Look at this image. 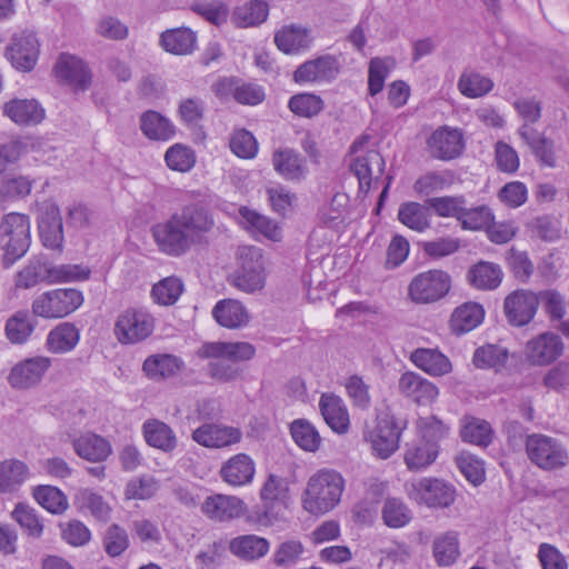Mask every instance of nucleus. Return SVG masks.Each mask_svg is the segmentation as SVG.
I'll use <instances>...</instances> for the list:
<instances>
[{
    "label": "nucleus",
    "instance_id": "f257e3e1",
    "mask_svg": "<svg viewBox=\"0 0 569 569\" xmlns=\"http://www.w3.org/2000/svg\"><path fill=\"white\" fill-rule=\"evenodd\" d=\"M213 224L207 208L191 203L174 212L167 221L153 226L152 236L162 252L179 257L192 244L201 242Z\"/></svg>",
    "mask_w": 569,
    "mask_h": 569
},
{
    "label": "nucleus",
    "instance_id": "f03ea898",
    "mask_svg": "<svg viewBox=\"0 0 569 569\" xmlns=\"http://www.w3.org/2000/svg\"><path fill=\"white\" fill-rule=\"evenodd\" d=\"M201 359H209L207 375L217 382L228 383L242 377L240 362L251 360L256 355L253 345L247 341L203 343L197 351Z\"/></svg>",
    "mask_w": 569,
    "mask_h": 569
},
{
    "label": "nucleus",
    "instance_id": "7ed1b4c3",
    "mask_svg": "<svg viewBox=\"0 0 569 569\" xmlns=\"http://www.w3.org/2000/svg\"><path fill=\"white\" fill-rule=\"evenodd\" d=\"M345 490L342 475L333 469H321L312 475L303 491L302 506L311 515H323L341 500Z\"/></svg>",
    "mask_w": 569,
    "mask_h": 569
},
{
    "label": "nucleus",
    "instance_id": "20e7f679",
    "mask_svg": "<svg viewBox=\"0 0 569 569\" xmlns=\"http://www.w3.org/2000/svg\"><path fill=\"white\" fill-rule=\"evenodd\" d=\"M90 270L78 264H61L52 267L43 257H34L16 276V287L30 289L40 282H67L86 280Z\"/></svg>",
    "mask_w": 569,
    "mask_h": 569
},
{
    "label": "nucleus",
    "instance_id": "39448f33",
    "mask_svg": "<svg viewBox=\"0 0 569 569\" xmlns=\"http://www.w3.org/2000/svg\"><path fill=\"white\" fill-rule=\"evenodd\" d=\"M31 242L30 220L27 214L10 212L0 221V249L3 250V264L12 266L28 251Z\"/></svg>",
    "mask_w": 569,
    "mask_h": 569
},
{
    "label": "nucleus",
    "instance_id": "423d86ee",
    "mask_svg": "<svg viewBox=\"0 0 569 569\" xmlns=\"http://www.w3.org/2000/svg\"><path fill=\"white\" fill-rule=\"evenodd\" d=\"M528 459L543 471H557L569 465V452L557 438L542 435H528L525 441Z\"/></svg>",
    "mask_w": 569,
    "mask_h": 569
},
{
    "label": "nucleus",
    "instance_id": "0eeeda50",
    "mask_svg": "<svg viewBox=\"0 0 569 569\" xmlns=\"http://www.w3.org/2000/svg\"><path fill=\"white\" fill-rule=\"evenodd\" d=\"M408 497L418 505L433 509L450 507L456 499L455 487L440 478L423 477L405 485Z\"/></svg>",
    "mask_w": 569,
    "mask_h": 569
},
{
    "label": "nucleus",
    "instance_id": "6e6552de",
    "mask_svg": "<svg viewBox=\"0 0 569 569\" xmlns=\"http://www.w3.org/2000/svg\"><path fill=\"white\" fill-rule=\"evenodd\" d=\"M230 283L246 293L260 291L264 287V262L261 249L252 246L240 248L239 267L230 276Z\"/></svg>",
    "mask_w": 569,
    "mask_h": 569
},
{
    "label": "nucleus",
    "instance_id": "1a4fd4ad",
    "mask_svg": "<svg viewBox=\"0 0 569 569\" xmlns=\"http://www.w3.org/2000/svg\"><path fill=\"white\" fill-rule=\"evenodd\" d=\"M82 302L83 296L77 289H54L38 296L31 307L33 316L58 319L77 310Z\"/></svg>",
    "mask_w": 569,
    "mask_h": 569
},
{
    "label": "nucleus",
    "instance_id": "9d476101",
    "mask_svg": "<svg viewBox=\"0 0 569 569\" xmlns=\"http://www.w3.org/2000/svg\"><path fill=\"white\" fill-rule=\"evenodd\" d=\"M451 277L443 270L431 269L416 274L409 286L408 296L416 303L428 305L448 295Z\"/></svg>",
    "mask_w": 569,
    "mask_h": 569
},
{
    "label": "nucleus",
    "instance_id": "9b49d317",
    "mask_svg": "<svg viewBox=\"0 0 569 569\" xmlns=\"http://www.w3.org/2000/svg\"><path fill=\"white\" fill-rule=\"evenodd\" d=\"M406 427L407 422L398 420L390 411L380 412L375 428L368 435L373 453L381 459L389 458L398 449L401 432Z\"/></svg>",
    "mask_w": 569,
    "mask_h": 569
},
{
    "label": "nucleus",
    "instance_id": "f8f14e48",
    "mask_svg": "<svg viewBox=\"0 0 569 569\" xmlns=\"http://www.w3.org/2000/svg\"><path fill=\"white\" fill-rule=\"evenodd\" d=\"M154 329L153 317L144 311L128 309L119 315L114 335L122 345H133L146 340Z\"/></svg>",
    "mask_w": 569,
    "mask_h": 569
},
{
    "label": "nucleus",
    "instance_id": "ddd939ff",
    "mask_svg": "<svg viewBox=\"0 0 569 569\" xmlns=\"http://www.w3.org/2000/svg\"><path fill=\"white\" fill-rule=\"evenodd\" d=\"M261 500L263 501V510L256 511L250 520L259 526L269 527L277 520V512L274 508L278 505H286L289 497V485L286 478L269 475L260 491Z\"/></svg>",
    "mask_w": 569,
    "mask_h": 569
},
{
    "label": "nucleus",
    "instance_id": "4468645a",
    "mask_svg": "<svg viewBox=\"0 0 569 569\" xmlns=\"http://www.w3.org/2000/svg\"><path fill=\"white\" fill-rule=\"evenodd\" d=\"M539 297L530 290L518 289L510 292L503 301V313L509 325L522 327L536 316Z\"/></svg>",
    "mask_w": 569,
    "mask_h": 569
},
{
    "label": "nucleus",
    "instance_id": "2eb2a0df",
    "mask_svg": "<svg viewBox=\"0 0 569 569\" xmlns=\"http://www.w3.org/2000/svg\"><path fill=\"white\" fill-rule=\"evenodd\" d=\"M463 149V134L457 128L440 127L427 139V151L435 159L443 161L456 159L462 153Z\"/></svg>",
    "mask_w": 569,
    "mask_h": 569
},
{
    "label": "nucleus",
    "instance_id": "dca6fc26",
    "mask_svg": "<svg viewBox=\"0 0 569 569\" xmlns=\"http://www.w3.org/2000/svg\"><path fill=\"white\" fill-rule=\"evenodd\" d=\"M51 367V359L37 356L23 359L16 363L8 377L10 386L14 389H30L38 386Z\"/></svg>",
    "mask_w": 569,
    "mask_h": 569
},
{
    "label": "nucleus",
    "instance_id": "f3484780",
    "mask_svg": "<svg viewBox=\"0 0 569 569\" xmlns=\"http://www.w3.org/2000/svg\"><path fill=\"white\" fill-rule=\"evenodd\" d=\"M340 69L339 60L333 56L326 54L299 66L293 73V80L297 83H328L338 77Z\"/></svg>",
    "mask_w": 569,
    "mask_h": 569
},
{
    "label": "nucleus",
    "instance_id": "a211bd4d",
    "mask_svg": "<svg viewBox=\"0 0 569 569\" xmlns=\"http://www.w3.org/2000/svg\"><path fill=\"white\" fill-rule=\"evenodd\" d=\"M39 54V42L32 32L14 34L6 49V57L11 64L21 71L34 68Z\"/></svg>",
    "mask_w": 569,
    "mask_h": 569
},
{
    "label": "nucleus",
    "instance_id": "6ab92c4d",
    "mask_svg": "<svg viewBox=\"0 0 569 569\" xmlns=\"http://www.w3.org/2000/svg\"><path fill=\"white\" fill-rule=\"evenodd\" d=\"M244 510V502L234 496L217 493L208 496L201 503V512L210 520L219 522L240 518Z\"/></svg>",
    "mask_w": 569,
    "mask_h": 569
},
{
    "label": "nucleus",
    "instance_id": "aec40b11",
    "mask_svg": "<svg viewBox=\"0 0 569 569\" xmlns=\"http://www.w3.org/2000/svg\"><path fill=\"white\" fill-rule=\"evenodd\" d=\"M351 172L358 178L359 190L367 193L372 182L379 181L385 171V159L377 150H369L362 156H358L350 164Z\"/></svg>",
    "mask_w": 569,
    "mask_h": 569
},
{
    "label": "nucleus",
    "instance_id": "412c9836",
    "mask_svg": "<svg viewBox=\"0 0 569 569\" xmlns=\"http://www.w3.org/2000/svg\"><path fill=\"white\" fill-rule=\"evenodd\" d=\"M240 429L217 423H203L192 432V440L206 448H222L241 440Z\"/></svg>",
    "mask_w": 569,
    "mask_h": 569
},
{
    "label": "nucleus",
    "instance_id": "4be33fe9",
    "mask_svg": "<svg viewBox=\"0 0 569 569\" xmlns=\"http://www.w3.org/2000/svg\"><path fill=\"white\" fill-rule=\"evenodd\" d=\"M56 77L76 89L84 90L91 82V73L87 64L76 56L61 53L54 64Z\"/></svg>",
    "mask_w": 569,
    "mask_h": 569
},
{
    "label": "nucleus",
    "instance_id": "5701e85b",
    "mask_svg": "<svg viewBox=\"0 0 569 569\" xmlns=\"http://www.w3.org/2000/svg\"><path fill=\"white\" fill-rule=\"evenodd\" d=\"M398 388L402 396L422 406L431 403L439 392L435 383L412 371L401 375Z\"/></svg>",
    "mask_w": 569,
    "mask_h": 569
},
{
    "label": "nucleus",
    "instance_id": "b1692460",
    "mask_svg": "<svg viewBox=\"0 0 569 569\" xmlns=\"http://www.w3.org/2000/svg\"><path fill=\"white\" fill-rule=\"evenodd\" d=\"M211 315L221 327L227 329L244 328L251 319L244 305L236 299L219 300L212 308Z\"/></svg>",
    "mask_w": 569,
    "mask_h": 569
},
{
    "label": "nucleus",
    "instance_id": "393cba45",
    "mask_svg": "<svg viewBox=\"0 0 569 569\" xmlns=\"http://www.w3.org/2000/svg\"><path fill=\"white\" fill-rule=\"evenodd\" d=\"M272 166L276 172L288 181H300L308 172L305 158L291 148L276 150L272 154Z\"/></svg>",
    "mask_w": 569,
    "mask_h": 569
},
{
    "label": "nucleus",
    "instance_id": "a878e982",
    "mask_svg": "<svg viewBox=\"0 0 569 569\" xmlns=\"http://www.w3.org/2000/svg\"><path fill=\"white\" fill-rule=\"evenodd\" d=\"M562 347L558 335L545 332L527 343V356L535 365H547L561 355Z\"/></svg>",
    "mask_w": 569,
    "mask_h": 569
},
{
    "label": "nucleus",
    "instance_id": "bb28decb",
    "mask_svg": "<svg viewBox=\"0 0 569 569\" xmlns=\"http://www.w3.org/2000/svg\"><path fill=\"white\" fill-rule=\"evenodd\" d=\"M3 113L20 126L38 124L44 118V109L34 99H12L4 103Z\"/></svg>",
    "mask_w": 569,
    "mask_h": 569
},
{
    "label": "nucleus",
    "instance_id": "cd10ccee",
    "mask_svg": "<svg viewBox=\"0 0 569 569\" xmlns=\"http://www.w3.org/2000/svg\"><path fill=\"white\" fill-rule=\"evenodd\" d=\"M183 367L184 362L181 358L169 353H157L143 361L142 370L148 378L160 381L177 376Z\"/></svg>",
    "mask_w": 569,
    "mask_h": 569
},
{
    "label": "nucleus",
    "instance_id": "c85d7f7f",
    "mask_svg": "<svg viewBox=\"0 0 569 569\" xmlns=\"http://www.w3.org/2000/svg\"><path fill=\"white\" fill-rule=\"evenodd\" d=\"M142 433L146 442L166 453L172 452L178 446V439L173 429L158 419H149L142 425Z\"/></svg>",
    "mask_w": 569,
    "mask_h": 569
},
{
    "label": "nucleus",
    "instance_id": "c756f323",
    "mask_svg": "<svg viewBox=\"0 0 569 569\" xmlns=\"http://www.w3.org/2000/svg\"><path fill=\"white\" fill-rule=\"evenodd\" d=\"M319 409L325 421L335 432L342 435L348 431L349 415L341 398L323 393L319 400Z\"/></svg>",
    "mask_w": 569,
    "mask_h": 569
},
{
    "label": "nucleus",
    "instance_id": "7c9ffc66",
    "mask_svg": "<svg viewBox=\"0 0 569 569\" xmlns=\"http://www.w3.org/2000/svg\"><path fill=\"white\" fill-rule=\"evenodd\" d=\"M270 549V542L257 535H242L230 540L229 550L244 561H256L263 558Z\"/></svg>",
    "mask_w": 569,
    "mask_h": 569
},
{
    "label": "nucleus",
    "instance_id": "2f4dec72",
    "mask_svg": "<svg viewBox=\"0 0 569 569\" xmlns=\"http://www.w3.org/2000/svg\"><path fill=\"white\" fill-rule=\"evenodd\" d=\"M221 478L231 486L250 483L254 476V462L246 453H238L223 463Z\"/></svg>",
    "mask_w": 569,
    "mask_h": 569
},
{
    "label": "nucleus",
    "instance_id": "473e14b6",
    "mask_svg": "<svg viewBox=\"0 0 569 569\" xmlns=\"http://www.w3.org/2000/svg\"><path fill=\"white\" fill-rule=\"evenodd\" d=\"M410 359L419 369L432 377L445 376L452 369L448 357L438 349H417L411 353Z\"/></svg>",
    "mask_w": 569,
    "mask_h": 569
},
{
    "label": "nucleus",
    "instance_id": "72a5a7b5",
    "mask_svg": "<svg viewBox=\"0 0 569 569\" xmlns=\"http://www.w3.org/2000/svg\"><path fill=\"white\" fill-rule=\"evenodd\" d=\"M76 453L88 461L100 462L111 453L110 443L102 437L87 432L73 440Z\"/></svg>",
    "mask_w": 569,
    "mask_h": 569
},
{
    "label": "nucleus",
    "instance_id": "f704fd0d",
    "mask_svg": "<svg viewBox=\"0 0 569 569\" xmlns=\"http://www.w3.org/2000/svg\"><path fill=\"white\" fill-rule=\"evenodd\" d=\"M39 233L44 247L57 250L62 248V220L57 207H50L41 216L39 220Z\"/></svg>",
    "mask_w": 569,
    "mask_h": 569
},
{
    "label": "nucleus",
    "instance_id": "c9c22d12",
    "mask_svg": "<svg viewBox=\"0 0 569 569\" xmlns=\"http://www.w3.org/2000/svg\"><path fill=\"white\" fill-rule=\"evenodd\" d=\"M470 284L480 290H495L502 281L503 272L499 264L480 261L468 271Z\"/></svg>",
    "mask_w": 569,
    "mask_h": 569
},
{
    "label": "nucleus",
    "instance_id": "e433bc0d",
    "mask_svg": "<svg viewBox=\"0 0 569 569\" xmlns=\"http://www.w3.org/2000/svg\"><path fill=\"white\" fill-rule=\"evenodd\" d=\"M522 140L530 147L531 151L541 164L553 168L556 166V154L553 141L540 136L527 123L519 129Z\"/></svg>",
    "mask_w": 569,
    "mask_h": 569
},
{
    "label": "nucleus",
    "instance_id": "4c0bfd02",
    "mask_svg": "<svg viewBox=\"0 0 569 569\" xmlns=\"http://www.w3.org/2000/svg\"><path fill=\"white\" fill-rule=\"evenodd\" d=\"M160 43L170 53L189 54L196 49L197 36L189 28H176L161 33Z\"/></svg>",
    "mask_w": 569,
    "mask_h": 569
},
{
    "label": "nucleus",
    "instance_id": "58836bf2",
    "mask_svg": "<svg viewBox=\"0 0 569 569\" xmlns=\"http://www.w3.org/2000/svg\"><path fill=\"white\" fill-rule=\"evenodd\" d=\"M37 320L33 313L26 310L14 312L6 322L4 331L8 340L14 345H22L33 333Z\"/></svg>",
    "mask_w": 569,
    "mask_h": 569
},
{
    "label": "nucleus",
    "instance_id": "ea45409f",
    "mask_svg": "<svg viewBox=\"0 0 569 569\" xmlns=\"http://www.w3.org/2000/svg\"><path fill=\"white\" fill-rule=\"evenodd\" d=\"M483 309L479 303L467 302L456 308L451 319L450 327L452 332L462 335L478 327L483 319Z\"/></svg>",
    "mask_w": 569,
    "mask_h": 569
},
{
    "label": "nucleus",
    "instance_id": "a19ab883",
    "mask_svg": "<svg viewBox=\"0 0 569 569\" xmlns=\"http://www.w3.org/2000/svg\"><path fill=\"white\" fill-rule=\"evenodd\" d=\"M432 552L439 566H452L460 557L458 532L450 530L437 536L432 543Z\"/></svg>",
    "mask_w": 569,
    "mask_h": 569
},
{
    "label": "nucleus",
    "instance_id": "79ce46f5",
    "mask_svg": "<svg viewBox=\"0 0 569 569\" xmlns=\"http://www.w3.org/2000/svg\"><path fill=\"white\" fill-rule=\"evenodd\" d=\"M79 330L73 323L61 322L47 337V348L53 353L71 351L79 342Z\"/></svg>",
    "mask_w": 569,
    "mask_h": 569
},
{
    "label": "nucleus",
    "instance_id": "37998d69",
    "mask_svg": "<svg viewBox=\"0 0 569 569\" xmlns=\"http://www.w3.org/2000/svg\"><path fill=\"white\" fill-rule=\"evenodd\" d=\"M140 129L147 138L159 141L171 139L176 132L169 119L152 110L142 113Z\"/></svg>",
    "mask_w": 569,
    "mask_h": 569
},
{
    "label": "nucleus",
    "instance_id": "c03bdc74",
    "mask_svg": "<svg viewBox=\"0 0 569 569\" xmlns=\"http://www.w3.org/2000/svg\"><path fill=\"white\" fill-rule=\"evenodd\" d=\"M398 220L413 231L423 232L430 228L429 208L426 203L403 202L398 209Z\"/></svg>",
    "mask_w": 569,
    "mask_h": 569
},
{
    "label": "nucleus",
    "instance_id": "a18cd8bd",
    "mask_svg": "<svg viewBox=\"0 0 569 569\" xmlns=\"http://www.w3.org/2000/svg\"><path fill=\"white\" fill-rule=\"evenodd\" d=\"M439 453V446L420 441L411 445L405 452V463L410 471L419 472L432 465Z\"/></svg>",
    "mask_w": 569,
    "mask_h": 569
},
{
    "label": "nucleus",
    "instance_id": "49530a36",
    "mask_svg": "<svg viewBox=\"0 0 569 569\" xmlns=\"http://www.w3.org/2000/svg\"><path fill=\"white\" fill-rule=\"evenodd\" d=\"M269 13L268 2L264 0H249L234 9L232 20L239 27H251L262 23Z\"/></svg>",
    "mask_w": 569,
    "mask_h": 569
},
{
    "label": "nucleus",
    "instance_id": "de8ad7c7",
    "mask_svg": "<svg viewBox=\"0 0 569 569\" xmlns=\"http://www.w3.org/2000/svg\"><path fill=\"white\" fill-rule=\"evenodd\" d=\"M458 89L462 96L476 99L489 93L493 89V81L477 71L466 70L459 77Z\"/></svg>",
    "mask_w": 569,
    "mask_h": 569
},
{
    "label": "nucleus",
    "instance_id": "09e8293b",
    "mask_svg": "<svg viewBox=\"0 0 569 569\" xmlns=\"http://www.w3.org/2000/svg\"><path fill=\"white\" fill-rule=\"evenodd\" d=\"M274 42L279 50L286 53H295L308 48L310 38L307 29L290 26L276 33Z\"/></svg>",
    "mask_w": 569,
    "mask_h": 569
},
{
    "label": "nucleus",
    "instance_id": "8fccbe9b",
    "mask_svg": "<svg viewBox=\"0 0 569 569\" xmlns=\"http://www.w3.org/2000/svg\"><path fill=\"white\" fill-rule=\"evenodd\" d=\"M32 187L33 181L27 176L4 178L0 182V206L24 199L30 194Z\"/></svg>",
    "mask_w": 569,
    "mask_h": 569
},
{
    "label": "nucleus",
    "instance_id": "3c124183",
    "mask_svg": "<svg viewBox=\"0 0 569 569\" xmlns=\"http://www.w3.org/2000/svg\"><path fill=\"white\" fill-rule=\"evenodd\" d=\"M295 442L305 451L316 452L321 443L318 430L308 420L297 419L290 426Z\"/></svg>",
    "mask_w": 569,
    "mask_h": 569
},
{
    "label": "nucleus",
    "instance_id": "603ef678",
    "mask_svg": "<svg viewBox=\"0 0 569 569\" xmlns=\"http://www.w3.org/2000/svg\"><path fill=\"white\" fill-rule=\"evenodd\" d=\"M28 475V467L19 460H6L0 462V491H13L20 486Z\"/></svg>",
    "mask_w": 569,
    "mask_h": 569
},
{
    "label": "nucleus",
    "instance_id": "864d4df0",
    "mask_svg": "<svg viewBox=\"0 0 569 569\" xmlns=\"http://www.w3.org/2000/svg\"><path fill=\"white\" fill-rule=\"evenodd\" d=\"M288 108L298 117L312 118L323 110L325 102L317 94L298 93L289 99Z\"/></svg>",
    "mask_w": 569,
    "mask_h": 569
},
{
    "label": "nucleus",
    "instance_id": "5fc2aeb1",
    "mask_svg": "<svg viewBox=\"0 0 569 569\" xmlns=\"http://www.w3.org/2000/svg\"><path fill=\"white\" fill-rule=\"evenodd\" d=\"M507 358L508 351L506 348L497 345H486L476 349L472 362L480 369H498L503 367Z\"/></svg>",
    "mask_w": 569,
    "mask_h": 569
},
{
    "label": "nucleus",
    "instance_id": "6e6d98bb",
    "mask_svg": "<svg viewBox=\"0 0 569 569\" xmlns=\"http://www.w3.org/2000/svg\"><path fill=\"white\" fill-rule=\"evenodd\" d=\"M426 204L437 216L443 218L459 219L462 213V206L466 204L463 196H443L428 198Z\"/></svg>",
    "mask_w": 569,
    "mask_h": 569
},
{
    "label": "nucleus",
    "instance_id": "4d7b16f0",
    "mask_svg": "<svg viewBox=\"0 0 569 569\" xmlns=\"http://www.w3.org/2000/svg\"><path fill=\"white\" fill-rule=\"evenodd\" d=\"M183 291V283L177 277H167L157 282L151 290L153 300L162 306L173 305Z\"/></svg>",
    "mask_w": 569,
    "mask_h": 569
},
{
    "label": "nucleus",
    "instance_id": "13d9d810",
    "mask_svg": "<svg viewBox=\"0 0 569 569\" xmlns=\"http://www.w3.org/2000/svg\"><path fill=\"white\" fill-rule=\"evenodd\" d=\"M78 501L80 508L88 510L98 521L107 522L110 520L112 509L102 496L86 489L78 495Z\"/></svg>",
    "mask_w": 569,
    "mask_h": 569
},
{
    "label": "nucleus",
    "instance_id": "bf43d9fd",
    "mask_svg": "<svg viewBox=\"0 0 569 569\" xmlns=\"http://www.w3.org/2000/svg\"><path fill=\"white\" fill-rule=\"evenodd\" d=\"M412 518L411 510L398 498H388L382 508L383 522L390 528H401Z\"/></svg>",
    "mask_w": 569,
    "mask_h": 569
},
{
    "label": "nucleus",
    "instance_id": "052dcab7",
    "mask_svg": "<svg viewBox=\"0 0 569 569\" xmlns=\"http://www.w3.org/2000/svg\"><path fill=\"white\" fill-rule=\"evenodd\" d=\"M33 497L51 513H61L68 508L67 497L53 486H39L34 489Z\"/></svg>",
    "mask_w": 569,
    "mask_h": 569
},
{
    "label": "nucleus",
    "instance_id": "680f3d73",
    "mask_svg": "<svg viewBox=\"0 0 569 569\" xmlns=\"http://www.w3.org/2000/svg\"><path fill=\"white\" fill-rule=\"evenodd\" d=\"M461 438L480 447H488L492 441V429L489 422L472 418L461 429Z\"/></svg>",
    "mask_w": 569,
    "mask_h": 569
},
{
    "label": "nucleus",
    "instance_id": "e2e57ef3",
    "mask_svg": "<svg viewBox=\"0 0 569 569\" xmlns=\"http://www.w3.org/2000/svg\"><path fill=\"white\" fill-rule=\"evenodd\" d=\"M164 160L170 169L179 172H187L193 168L196 163V156L191 148L181 143H176L167 150Z\"/></svg>",
    "mask_w": 569,
    "mask_h": 569
},
{
    "label": "nucleus",
    "instance_id": "0e129e2a",
    "mask_svg": "<svg viewBox=\"0 0 569 569\" xmlns=\"http://www.w3.org/2000/svg\"><path fill=\"white\" fill-rule=\"evenodd\" d=\"M305 547L298 539H288L279 543L272 556V562L280 568L295 566L302 553Z\"/></svg>",
    "mask_w": 569,
    "mask_h": 569
},
{
    "label": "nucleus",
    "instance_id": "69168bd1",
    "mask_svg": "<svg viewBox=\"0 0 569 569\" xmlns=\"http://www.w3.org/2000/svg\"><path fill=\"white\" fill-rule=\"evenodd\" d=\"M455 461L460 472L469 482L478 486L485 481V467L479 458L462 451L456 457Z\"/></svg>",
    "mask_w": 569,
    "mask_h": 569
},
{
    "label": "nucleus",
    "instance_id": "338daca9",
    "mask_svg": "<svg viewBox=\"0 0 569 569\" xmlns=\"http://www.w3.org/2000/svg\"><path fill=\"white\" fill-rule=\"evenodd\" d=\"M102 545L108 556L118 557L128 549L129 536L124 528L113 523L106 529Z\"/></svg>",
    "mask_w": 569,
    "mask_h": 569
},
{
    "label": "nucleus",
    "instance_id": "774afa93",
    "mask_svg": "<svg viewBox=\"0 0 569 569\" xmlns=\"http://www.w3.org/2000/svg\"><path fill=\"white\" fill-rule=\"evenodd\" d=\"M417 428L421 440L428 445L438 446V442L445 439L449 433V428L435 416L419 418Z\"/></svg>",
    "mask_w": 569,
    "mask_h": 569
}]
</instances>
